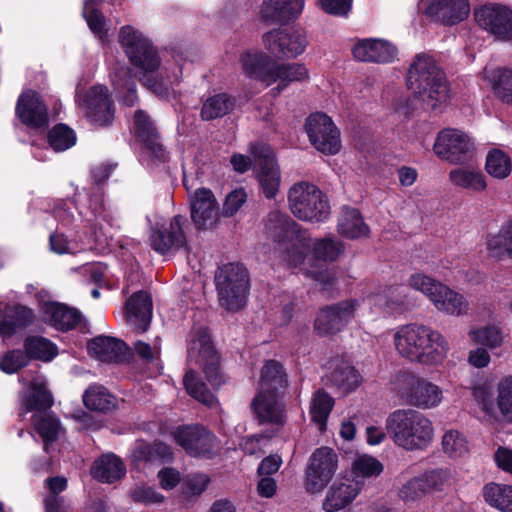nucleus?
Masks as SVG:
<instances>
[{"instance_id": "2", "label": "nucleus", "mask_w": 512, "mask_h": 512, "mask_svg": "<svg viewBox=\"0 0 512 512\" xmlns=\"http://www.w3.org/2000/svg\"><path fill=\"white\" fill-rule=\"evenodd\" d=\"M395 346L403 357L411 361L433 364L444 358L447 342L439 332L430 327L409 324L396 333Z\"/></svg>"}, {"instance_id": "9", "label": "nucleus", "mask_w": 512, "mask_h": 512, "mask_svg": "<svg viewBox=\"0 0 512 512\" xmlns=\"http://www.w3.org/2000/svg\"><path fill=\"white\" fill-rule=\"evenodd\" d=\"M119 43L132 66L142 72H157L161 58L152 41L138 30L127 25L119 31Z\"/></svg>"}, {"instance_id": "16", "label": "nucleus", "mask_w": 512, "mask_h": 512, "mask_svg": "<svg viewBox=\"0 0 512 512\" xmlns=\"http://www.w3.org/2000/svg\"><path fill=\"white\" fill-rule=\"evenodd\" d=\"M473 143L462 131L452 128L441 130L433 145L434 153L452 164H463L473 156Z\"/></svg>"}, {"instance_id": "31", "label": "nucleus", "mask_w": 512, "mask_h": 512, "mask_svg": "<svg viewBox=\"0 0 512 512\" xmlns=\"http://www.w3.org/2000/svg\"><path fill=\"white\" fill-rule=\"evenodd\" d=\"M304 0H264L260 16L264 22L285 24L302 12Z\"/></svg>"}, {"instance_id": "50", "label": "nucleus", "mask_w": 512, "mask_h": 512, "mask_svg": "<svg viewBox=\"0 0 512 512\" xmlns=\"http://www.w3.org/2000/svg\"><path fill=\"white\" fill-rule=\"evenodd\" d=\"M274 74L279 76L275 77L276 82L278 81V85L276 87L278 91L284 90L291 82H301L309 78L308 69L300 63H277Z\"/></svg>"}, {"instance_id": "17", "label": "nucleus", "mask_w": 512, "mask_h": 512, "mask_svg": "<svg viewBox=\"0 0 512 512\" xmlns=\"http://www.w3.org/2000/svg\"><path fill=\"white\" fill-rule=\"evenodd\" d=\"M478 26L495 39L512 40V9L503 4L487 3L474 10Z\"/></svg>"}, {"instance_id": "28", "label": "nucleus", "mask_w": 512, "mask_h": 512, "mask_svg": "<svg viewBox=\"0 0 512 512\" xmlns=\"http://www.w3.org/2000/svg\"><path fill=\"white\" fill-rule=\"evenodd\" d=\"M469 12L468 0H430L425 9L427 16L448 26L466 19Z\"/></svg>"}, {"instance_id": "39", "label": "nucleus", "mask_w": 512, "mask_h": 512, "mask_svg": "<svg viewBox=\"0 0 512 512\" xmlns=\"http://www.w3.org/2000/svg\"><path fill=\"white\" fill-rule=\"evenodd\" d=\"M235 104L236 99L227 93L210 96L202 105L201 118L205 121L222 118L234 110Z\"/></svg>"}, {"instance_id": "27", "label": "nucleus", "mask_w": 512, "mask_h": 512, "mask_svg": "<svg viewBox=\"0 0 512 512\" xmlns=\"http://www.w3.org/2000/svg\"><path fill=\"white\" fill-rule=\"evenodd\" d=\"M35 320L36 315L32 308L20 303L7 304L0 320V337L10 339L18 331L30 327Z\"/></svg>"}, {"instance_id": "35", "label": "nucleus", "mask_w": 512, "mask_h": 512, "mask_svg": "<svg viewBox=\"0 0 512 512\" xmlns=\"http://www.w3.org/2000/svg\"><path fill=\"white\" fill-rule=\"evenodd\" d=\"M173 452L169 445L162 441L153 443L141 442L132 451V460L137 465L159 466L171 462Z\"/></svg>"}, {"instance_id": "33", "label": "nucleus", "mask_w": 512, "mask_h": 512, "mask_svg": "<svg viewBox=\"0 0 512 512\" xmlns=\"http://www.w3.org/2000/svg\"><path fill=\"white\" fill-rule=\"evenodd\" d=\"M151 295L144 290L133 293L126 302V312L130 320L134 318V327L138 333L148 330L152 319Z\"/></svg>"}, {"instance_id": "63", "label": "nucleus", "mask_w": 512, "mask_h": 512, "mask_svg": "<svg viewBox=\"0 0 512 512\" xmlns=\"http://www.w3.org/2000/svg\"><path fill=\"white\" fill-rule=\"evenodd\" d=\"M472 396L485 414H495L496 399L494 398V393L490 385L486 383L475 385L472 388Z\"/></svg>"}, {"instance_id": "7", "label": "nucleus", "mask_w": 512, "mask_h": 512, "mask_svg": "<svg viewBox=\"0 0 512 512\" xmlns=\"http://www.w3.org/2000/svg\"><path fill=\"white\" fill-rule=\"evenodd\" d=\"M408 285L425 294L439 311L454 316L464 315L468 311V302L462 294L425 274H412Z\"/></svg>"}, {"instance_id": "48", "label": "nucleus", "mask_w": 512, "mask_h": 512, "mask_svg": "<svg viewBox=\"0 0 512 512\" xmlns=\"http://www.w3.org/2000/svg\"><path fill=\"white\" fill-rule=\"evenodd\" d=\"M75 131L67 124L57 123L47 133V143L55 152H63L76 144Z\"/></svg>"}, {"instance_id": "11", "label": "nucleus", "mask_w": 512, "mask_h": 512, "mask_svg": "<svg viewBox=\"0 0 512 512\" xmlns=\"http://www.w3.org/2000/svg\"><path fill=\"white\" fill-rule=\"evenodd\" d=\"M173 439L192 458L210 460L218 451L216 435L201 424L179 425Z\"/></svg>"}, {"instance_id": "58", "label": "nucleus", "mask_w": 512, "mask_h": 512, "mask_svg": "<svg viewBox=\"0 0 512 512\" xmlns=\"http://www.w3.org/2000/svg\"><path fill=\"white\" fill-rule=\"evenodd\" d=\"M82 14L93 34L99 38H102L106 34V23L101 10L98 8L97 1L85 0Z\"/></svg>"}, {"instance_id": "13", "label": "nucleus", "mask_w": 512, "mask_h": 512, "mask_svg": "<svg viewBox=\"0 0 512 512\" xmlns=\"http://www.w3.org/2000/svg\"><path fill=\"white\" fill-rule=\"evenodd\" d=\"M358 306V299H346L320 307L313 323L314 332L319 337L338 334L354 318Z\"/></svg>"}, {"instance_id": "36", "label": "nucleus", "mask_w": 512, "mask_h": 512, "mask_svg": "<svg viewBox=\"0 0 512 512\" xmlns=\"http://www.w3.org/2000/svg\"><path fill=\"white\" fill-rule=\"evenodd\" d=\"M125 474V463L113 453L102 455L94 461L91 467L93 478L102 483L112 484L122 479Z\"/></svg>"}, {"instance_id": "22", "label": "nucleus", "mask_w": 512, "mask_h": 512, "mask_svg": "<svg viewBox=\"0 0 512 512\" xmlns=\"http://www.w3.org/2000/svg\"><path fill=\"white\" fill-rule=\"evenodd\" d=\"M134 133L137 140L144 145L153 160L161 163L167 161L168 154L160 142L159 132L150 116L144 110L138 109L134 113Z\"/></svg>"}, {"instance_id": "34", "label": "nucleus", "mask_w": 512, "mask_h": 512, "mask_svg": "<svg viewBox=\"0 0 512 512\" xmlns=\"http://www.w3.org/2000/svg\"><path fill=\"white\" fill-rule=\"evenodd\" d=\"M260 390L269 394L283 396L288 387V375L281 362L266 360L260 371Z\"/></svg>"}, {"instance_id": "1", "label": "nucleus", "mask_w": 512, "mask_h": 512, "mask_svg": "<svg viewBox=\"0 0 512 512\" xmlns=\"http://www.w3.org/2000/svg\"><path fill=\"white\" fill-rule=\"evenodd\" d=\"M406 84L425 111L441 113L450 100V84L445 71L427 54H417L409 66Z\"/></svg>"}, {"instance_id": "37", "label": "nucleus", "mask_w": 512, "mask_h": 512, "mask_svg": "<svg viewBox=\"0 0 512 512\" xmlns=\"http://www.w3.org/2000/svg\"><path fill=\"white\" fill-rule=\"evenodd\" d=\"M23 351L28 361L51 362L59 353L57 345L40 335H28L23 340Z\"/></svg>"}, {"instance_id": "46", "label": "nucleus", "mask_w": 512, "mask_h": 512, "mask_svg": "<svg viewBox=\"0 0 512 512\" xmlns=\"http://www.w3.org/2000/svg\"><path fill=\"white\" fill-rule=\"evenodd\" d=\"M53 403V395L45 383L32 382L30 384V393L24 399V405L27 411H47L53 406Z\"/></svg>"}, {"instance_id": "29", "label": "nucleus", "mask_w": 512, "mask_h": 512, "mask_svg": "<svg viewBox=\"0 0 512 512\" xmlns=\"http://www.w3.org/2000/svg\"><path fill=\"white\" fill-rule=\"evenodd\" d=\"M255 166L258 169L257 178L267 199H273L280 186V172L275 166L273 153L270 149L262 148L255 152Z\"/></svg>"}, {"instance_id": "44", "label": "nucleus", "mask_w": 512, "mask_h": 512, "mask_svg": "<svg viewBox=\"0 0 512 512\" xmlns=\"http://www.w3.org/2000/svg\"><path fill=\"white\" fill-rule=\"evenodd\" d=\"M362 377L352 366H337L330 374L329 381L343 395L354 391L361 383Z\"/></svg>"}, {"instance_id": "45", "label": "nucleus", "mask_w": 512, "mask_h": 512, "mask_svg": "<svg viewBox=\"0 0 512 512\" xmlns=\"http://www.w3.org/2000/svg\"><path fill=\"white\" fill-rule=\"evenodd\" d=\"M449 179L453 185L473 192H482L487 187L485 175L478 170L454 169L450 171Z\"/></svg>"}, {"instance_id": "56", "label": "nucleus", "mask_w": 512, "mask_h": 512, "mask_svg": "<svg viewBox=\"0 0 512 512\" xmlns=\"http://www.w3.org/2000/svg\"><path fill=\"white\" fill-rule=\"evenodd\" d=\"M284 252V259L290 266L297 267L304 263L306 257L311 252V239L307 232L296 237Z\"/></svg>"}, {"instance_id": "20", "label": "nucleus", "mask_w": 512, "mask_h": 512, "mask_svg": "<svg viewBox=\"0 0 512 512\" xmlns=\"http://www.w3.org/2000/svg\"><path fill=\"white\" fill-rule=\"evenodd\" d=\"M187 218L183 215H175L168 227L162 226L151 231L149 242L151 248L160 255L171 251H178L186 245L184 226Z\"/></svg>"}, {"instance_id": "15", "label": "nucleus", "mask_w": 512, "mask_h": 512, "mask_svg": "<svg viewBox=\"0 0 512 512\" xmlns=\"http://www.w3.org/2000/svg\"><path fill=\"white\" fill-rule=\"evenodd\" d=\"M338 467V455L330 447L315 449L309 458L305 472L306 490L310 493L322 491L333 478Z\"/></svg>"}, {"instance_id": "47", "label": "nucleus", "mask_w": 512, "mask_h": 512, "mask_svg": "<svg viewBox=\"0 0 512 512\" xmlns=\"http://www.w3.org/2000/svg\"><path fill=\"white\" fill-rule=\"evenodd\" d=\"M486 246L494 256L512 259V221L502 225L496 234H488Z\"/></svg>"}, {"instance_id": "18", "label": "nucleus", "mask_w": 512, "mask_h": 512, "mask_svg": "<svg viewBox=\"0 0 512 512\" xmlns=\"http://www.w3.org/2000/svg\"><path fill=\"white\" fill-rule=\"evenodd\" d=\"M82 105L91 123L101 128L112 126L116 108L105 85L90 87L84 95Z\"/></svg>"}, {"instance_id": "55", "label": "nucleus", "mask_w": 512, "mask_h": 512, "mask_svg": "<svg viewBox=\"0 0 512 512\" xmlns=\"http://www.w3.org/2000/svg\"><path fill=\"white\" fill-rule=\"evenodd\" d=\"M32 423L35 431L42 438L44 445L47 446L58 439L60 421L52 415H33Z\"/></svg>"}, {"instance_id": "43", "label": "nucleus", "mask_w": 512, "mask_h": 512, "mask_svg": "<svg viewBox=\"0 0 512 512\" xmlns=\"http://www.w3.org/2000/svg\"><path fill=\"white\" fill-rule=\"evenodd\" d=\"M483 498L502 512H512V486L488 483L483 487Z\"/></svg>"}, {"instance_id": "21", "label": "nucleus", "mask_w": 512, "mask_h": 512, "mask_svg": "<svg viewBox=\"0 0 512 512\" xmlns=\"http://www.w3.org/2000/svg\"><path fill=\"white\" fill-rule=\"evenodd\" d=\"M189 204L191 220L197 230H206L216 223L219 205L210 189L197 188L189 196Z\"/></svg>"}, {"instance_id": "53", "label": "nucleus", "mask_w": 512, "mask_h": 512, "mask_svg": "<svg viewBox=\"0 0 512 512\" xmlns=\"http://www.w3.org/2000/svg\"><path fill=\"white\" fill-rule=\"evenodd\" d=\"M311 252L317 261L334 262L344 252V245L339 240L325 237L311 244Z\"/></svg>"}, {"instance_id": "41", "label": "nucleus", "mask_w": 512, "mask_h": 512, "mask_svg": "<svg viewBox=\"0 0 512 512\" xmlns=\"http://www.w3.org/2000/svg\"><path fill=\"white\" fill-rule=\"evenodd\" d=\"M114 90L121 97V103L126 107H133L138 102L136 82L130 69L122 68L115 72L112 80Z\"/></svg>"}, {"instance_id": "60", "label": "nucleus", "mask_w": 512, "mask_h": 512, "mask_svg": "<svg viewBox=\"0 0 512 512\" xmlns=\"http://www.w3.org/2000/svg\"><path fill=\"white\" fill-rule=\"evenodd\" d=\"M28 365L29 361L23 349L8 350L0 358V370L9 375L17 373Z\"/></svg>"}, {"instance_id": "32", "label": "nucleus", "mask_w": 512, "mask_h": 512, "mask_svg": "<svg viewBox=\"0 0 512 512\" xmlns=\"http://www.w3.org/2000/svg\"><path fill=\"white\" fill-rule=\"evenodd\" d=\"M266 230L271 238L278 243L293 241L306 232L289 215L279 210H273L268 214Z\"/></svg>"}, {"instance_id": "19", "label": "nucleus", "mask_w": 512, "mask_h": 512, "mask_svg": "<svg viewBox=\"0 0 512 512\" xmlns=\"http://www.w3.org/2000/svg\"><path fill=\"white\" fill-rule=\"evenodd\" d=\"M15 115L26 127L42 129L48 126V109L40 94L35 90H25L18 97Z\"/></svg>"}, {"instance_id": "8", "label": "nucleus", "mask_w": 512, "mask_h": 512, "mask_svg": "<svg viewBox=\"0 0 512 512\" xmlns=\"http://www.w3.org/2000/svg\"><path fill=\"white\" fill-rule=\"evenodd\" d=\"M408 285L425 294L439 311L454 316L464 315L468 311V302L462 294L425 274H412Z\"/></svg>"}, {"instance_id": "62", "label": "nucleus", "mask_w": 512, "mask_h": 512, "mask_svg": "<svg viewBox=\"0 0 512 512\" xmlns=\"http://www.w3.org/2000/svg\"><path fill=\"white\" fill-rule=\"evenodd\" d=\"M353 473L362 477H377L383 471L382 463L370 455L359 456L352 465Z\"/></svg>"}, {"instance_id": "10", "label": "nucleus", "mask_w": 512, "mask_h": 512, "mask_svg": "<svg viewBox=\"0 0 512 512\" xmlns=\"http://www.w3.org/2000/svg\"><path fill=\"white\" fill-rule=\"evenodd\" d=\"M304 131L310 144L321 154L334 156L342 147L341 133L330 116L324 112H313L304 122Z\"/></svg>"}, {"instance_id": "49", "label": "nucleus", "mask_w": 512, "mask_h": 512, "mask_svg": "<svg viewBox=\"0 0 512 512\" xmlns=\"http://www.w3.org/2000/svg\"><path fill=\"white\" fill-rule=\"evenodd\" d=\"M183 385L186 392L195 400L211 406L215 402L214 394L207 388V385L200 379L198 373L193 369L188 370L183 377Z\"/></svg>"}, {"instance_id": "12", "label": "nucleus", "mask_w": 512, "mask_h": 512, "mask_svg": "<svg viewBox=\"0 0 512 512\" xmlns=\"http://www.w3.org/2000/svg\"><path fill=\"white\" fill-rule=\"evenodd\" d=\"M396 390L404 402L418 408H432L442 400V391L437 385L410 372L397 376Z\"/></svg>"}, {"instance_id": "57", "label": "nucleus", "mask_w": 512, "mask_h": 512, "mask_svg": "<svg viewBox=\"0 0 512 512\" xmlns=\"http://www.w3.org/2000/svg\"><path fill=\"white\" fill-rule=\"evenodd\" d=\"M496 409L506 421L512 423V375L498 382Z\"/></svg>"}, {"instance_id": "25", "label": "nucleus", "mask_w": 512, "mask_h": 512, "mask_svg": "<svg viewBox=\"0 0 512 512\" xmlns=\"http://www.w3.org/2000/svg\"><path fill=\"white\" fill-rule=\"evenodd\" d=\"M283 396L258 391L251 401L250 407L259 424L283 425L284 409L281 404Z\"/></svg>"}, {"instance_id": "4", "label": "nucleus", "mask_w": 512, "mask_h": 512, "mask_svg": "<svg viewBox=\"0 0 512 512\" xmlns=\"http://www.w3.org/2000/svg\"><path fill=\"white\" fill-rule=\"evenodd\" d=\"M187 362L202 367L208 383L218 389L226 382L221 357L215 348L208 327H192L186 338Z\"/></svg>"}, {"instance_id": "52", "label": "nucleus", "mask_w": 512, "mask_h": 512, "mask_svg": "<svg viewBox=\"0 0 512 512\" xmlns=\"http://www.w3.org/2000/svg\"><path fill=\"white\" fill-rule=\"evenodd\" d=\"M485 169L492 177L505 179L512 171L511 158L500 149H492L486 156Z\"/></svg>"}, {"instance_id": "5", "label": "nucleus", "mask_w": 512, "mask_h": 512, "mask_svg": "<svg viewBox=\"0 0 512 512\" xmlns=\"http://www.w3.org/2000/svg\"><path fill=\"white\" fill-rule=\"evenodd\" d=\"M215 286L222 307L230 312L241 310L246 305L250 291L248 269L239 262H229L218 267Z\"/></svg>"}, {"instance_id": "40", "label": "nucleus", "mask_w": 512, "mask_h": 512, "mask_svg": "<svg viewBox=\"0 0 512 512\" xmlns=\"http://www.w3.org/2000/svg\"><path fill=\"white\" fill-rule=\"evenodd\" d=\"M338 232L349 239L368 236L369 227L357 208H346L338 222Z\"/></svg>"}, {"instance_id": "51", "label": "nucleus", "mask_w": 512, "mask_h": 512, "mask_svg": "<svg viewBox=\"0 0 512 512\" xmlns=\"http://www.w3.org/2000/svg\"><path fill=\"white\" fill-rule=\"evenodd\" d=\"M333 397L323 388L315 391L310 406V415L313 422L325 425L334 407Z\"/></svg>"}, {"instance_id": "6", "label": "nucleus", "mask_w": 512, "mask_h": 512, "mask_svg": "<svg viewBox=\"0 0 512 512\" xmlns=\"http://www.w3.org/2000/svg\"><path fill=\"white\" fill-rule=\"evenodd\" d=\"M292 214L302 221L324 222L330 215L328 197L314 184L295 183L288 192Z\"/></svg>"}, {"instance_id": "38", "label": "nucleus", "mask_w": 512, "mask_h": 512, "mask_svg": "<svg viewBox=\"0 0 512 512\" xmlns=\"http://www.w3.org/2000/svg\"><path fill=\"white\" fill-rule=\"evenodd\" d=\"M358 493V488L353 484L334 483L327 492L323 509L326 512H337L349 505Z\"/></svg>"}, {"instance_id": "23", "label": "nucleus", "mask_w": 512, "mask_h": 512, "mask_svg": "<svg viewBox=\"0 0 512 512\" xmlns=\"http://www.w3.org/2000/svg\"><path fill=\"white\" fill-rule=\"evenodd\" d=\"M244 75L250 79L265 83L267 86L276 82L274 74L277 62L264 52L245 51L240 55Z\"/></svg>"}, {"instance_id": "54", "label": "nucleus", "mask_w": 512, "mask_h": 512, "mask_svg": "<svg viewBox=\"0 0 512 512\" xmlns=\"http://www.w3.org/2000/svg\"><path fill=\"white\" fill-rule=\"evenodd\" d=\"M492 90L497 99L512 104V68H498L493 72Z\"/></svg>"}, {"instance_id": "26", "label": "nucleus", "mask_w": 512, "mask_h": 512, "mask_svg": "<svg viewBox=\"0 0 512 512\" xmlns=\"http://www.w3.org/2000/svg\"><path fill=\"white\" fill-rule=\"evenodd\" d=\"M353 57L362 62L390 63L398 50L392 43L381 39H362L352 47Z\"/></svg>"}, {"instance_id": "30", "label": "nucleus", "mask_w": 512, "mask_h": 512, "mask_svg": "<svg viewBox=\"0 0 512 512\" xmlns=\"http://www.w3.org/2000/svg\"><path fill=\"white\" fill-rule=\"evenodd\" d=\"M89 355H93L102 362H122L128 352V345L118 338L99 335L87 342Z\"/></svg>"}, {"instance_id": "42", "label": "nucleus", "mask_w": 512, "mask_h": 512, "mask_svg": "<svg viewBox=\"0 0 512 512\" xmlns=\"http://www.w3.org/2000/svg\"><path fill=\"white\" fill-rule=\"evenodd\" d=\"M84 405L92 411L108 412L115 406V397L102 385H90L83 394Z\"/></svg>"}, {"instance_id": "14", "label": "nucleus", "mask_w": 512, "mask_h": 512, "mask_svg": "<svg viewBox=\"0 0 512 512\" xmlns=\"http://www.w3.org/2000/svg\"><path fill=\"white\" fill-rule=\"evenodd\" d=\"M266 49L278 59L296 58L301 55L307 45L306 32L301 27L273 29L263 35Z\"/></svg>"}, {"instance_id": "59", "label": "nucleus", "mask_w": 512, "mask_h": 512, "mask_svg": "<svg viewBox=\"0 0 512 512\" xmlns=\"http://www.w3.org/2000/svg\"><path fill=\"white\" fill-rule=\"evenodd\" d=\"M442 448L449 457H461L468 452V441L459 431L450 430L442 437Z\"/></svg>"}, {"instance_id": "61", "label": "nucleus", "mask_w": 512, "mask_h": 512, "mask_svg": "<svg viewBox=\"0 0 512 512\" xmlns=\"http://www.w3.org/2000/svg\"><path fill=\"white\" fill-rule=\"evenodd\" d=\"M210 477L204 473H192L187 475L182 482V493L186 497H199L206 491Z\"/></svg>"}, {"instance_id": "3", "label": "nucleus", "mask_w": 512, "mask_h": 512, "mask_svg": "<svg viewBox=\"0 0 512 512\" xmlns=\"http://www.w3.org/2000/svg\"><path fill=\"white\" fill-rule=\"evenodd\" d=\"M386 429L394 443L408 451L423 450L433 439L431 421L413 409L392 412L386 419Z\"/></svg>"}, {"instance_id": "24", "label": "nucleus", "mask_w": 512, "mask_h": 512, "mask_svg": "<svg viewBox=\"0 0 512 512\" xmlns=\"http://www.w3.org/2000/svg\"><path fill=\"white\" fill-rule=\"evenodd\" d=\"M43 321L60 332L75 329L82 321V313L74 307L56 301H46L41 307Z\"/></svg>"}, {"instance_id": "64", "label": "nucleus", "mask_w": 512, "mask_h": 512, "mask_svg": "<svg viewBox=\"0 0 512 512\" xmlns=\"http://www.w3.org/2000/svg\"><path fill=\"white\" fill-rule=\"evenodd\" d=\"M427 493L423 481L419 476L413 477L404 483L398 491V496L404 502H414L422 497H424Z\"/></svg>"}]
</instances>
